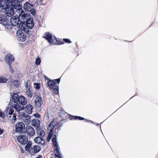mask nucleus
Here are the masks:
<instances>
[{
    "mask_svg": "<svg viewBox=\"0 0 158 158\" xmlns=\"http://www.w3.org/2000/svg\"><path fill=\"white\" fill-rule=\"evenodd\" d=\"M34 87L36 89H39L40 88V84L37 83H34Z\"/></svg>",
    "mask_w": 158,
    "mask_h": 158,
    "instance_id": "nucleus-37",
    "label": "nucleus"
},
{
    "mask_svg": "<svg viewBox=\"0 0 158 158\" xmlns=\"http://www.w3.org/2000/svg\"><path fill=\"white\" fill-rule=\"evenodd\" d=\"M19 27L21 30H23L27 34H30V31L28 29V28H26L25 27V24H22L21 23L19 25Z\"/></svg>",
    "mask_w": 158,
    "mask_h": 158,
    "instance_id": "nucleus-20",
    "label": "nucleus"
},
{
    "mask_svg": "<svg viewBox=\"0 0 158 158\" xmlns=\"http://www.w3.org/2000/svg\"><path fill=\"white\" fill-rule=\"evenodd\" d=\"M47 83L54 94H59V86L55 82L50 80L48 81Z\"/></svg>",
    "mask_w": 158,
    "mask_h": 158,
    "instance_id": "nucleus-3",
    "label": "nucleus"
},
{
    "mask_svg": "<svg viewBox=\"0 0 158 158\" xmlns=\"http://www.w3.org/2000/svg\"><path fill=\"white\" fill-rule=\"evenodd\" d=\"M52 158V157H51V158Z\"/></svg>",
    "mask_w": 158,
    "mask_h": 158,
    "instance_id": "nucleus-54",
    "label": "nucleus"
},
{
    "mask_svg": "<svg viewBox=\"0 0 158 158\" xmlns=\"http://www.w3.org/2000/svg\"><path fill=\"white\" fill-rule=\"evenodd\" d=\"M9 117H10V118H11V116H9Z\"/></svg>",
    "mask_w": 158,
    "mask_h": 158,
    "instance_id": "nucleus-50",
    "label": "nucleus"
},
{
    "mask_svg": "<svg viewBox=\"0 0 158 158\" xmlns=\"http://www.w3.org/2000/svg\"><path fill=\"white\" fill-rule=\"evenodd\" d=\"M32 124L33 125L38 127L40 125L39 120L36 118L34 119L32 121Z\"/></svg>",
    "mask_w": 158,
    "mask_h": 158,
    "instance_id": "nucleus-23",
    "label": "nucleus"
},
{
    "mask_svg": "<svg viewBox=\"0 0 158 158\" xmlns=\"http://www.w3.org/2000/svg\"><path fill=\"white\" fill-rule=\"evenodd\" d=\"M49 116L48 113H47L45 114L44 117V120L46 122L48 123L49 121Z\"/></svg>",
    "mask_w": 158,
    "mask_h": 158,
    "instance_id": "nucleus-26",
    "label": "nucleus"
},
{
    "mask_svg": "<svg viewBox=\"0 0 158 158\" xmlns=\"http://www.w3.org/2000/svg\"><path fill=\"white\" fill-rule=\"evenodd\" d=\"M15 0H0V8L4 9L9 5L13 6Z\"/></svg>",
    "mask_w": 158,
    "mask_h": 158,
    "instance_id": "nucleus-6",
    "label": "nucleus"
},
{
    "mask_svg": "<svg viewBox=\"0 0 158 158\" xmlns=\"http://www.w3.org/2000/svg\"><path fill=\"white\" fill-rule=\"evenodd\" d=\"M26 94L29 97L31 98L33 95V92L31 89H26Z\"/></svg>",
    "mask_w": 158,
    "mask_h": 158,
    "instance_id": "nucleus-25",
    "label": "nucleus"
},
{
    "mask_svg": "<svg viewBox=\"0 0 158 158\" xmlns=\"http://www.w3.org/2000/svg\"><path fill=\"white\" fill-rule=\"evenodd\" d=\"M33 106L30 104H27L25 108V110L28 114H31L32 112Z\"/></svg>",
    "mask_w": 158,
    "mask_h": 158,
    "instance_id": "nucleus-21",
    "label": "nucleus"
},
{
    "mask_svg": "<svg viewBox=\"0 0 158 158\" xmlns=\"http://www.w3.org/2000/svg\"><path fill=\"white\" fill-rule=\"evenodd\" d=\"M56 131V132H55V133H58V131H57V130Z\"/></svg>",
    "mask_w": 158,
    "mask_h": 158,
    "instance_id": "nucleus-49",
    "label": "nucleus"
},
{
    "mask_svg": "<svg viewBox=\"0 0 158 158\" xmlns=\"http://www.w3.org/2000/svg\"><path fill=\"white\" fill-rule=\"evenodd\" d=\"M18 10L20 12L18 17L19 21H20L19 24L21 23L24 24L27 19L30 16L27 14H25L22 9Z\"/></svg>",
    "mask_w": 158,
    "mask_h": 158,
    "instance_id": "nucleus-5",
    "label": "nucleus"
},
{
    "mask_svg": "<svg viewBox=\"0 0 158 158\" xmlns=\"http://www.w3.org/2000/svg\"><path fill=\"white\" fill-rule=\"evenodd\" d=\"M41 62V60L40 58H37L36 59L35 63L37 65L39 64Z\"/></svg>",
    "mask_w": 158,
    "mask_h": 158,
    "instance_id": "nucleus-39",
    "label": "nucleus"
},
{
    "mask_svg": "<svg viewBox=\"0 0 158 158\" xmlns=\"http://www.w3.org/2000/svg\"><path fill=\"white\" fill-rule=\"evenodd\" d=\"M16 114L15 113L13 114V118L12 119H11L10 121L12 123H14L15 122V120L16 119Z\"/></svg>",
    "mask_w": 158,
    "mask_h": 158,
    "instance_id": "nucleus-33",
    "label": "nucleus"
},
{
    "mask_svg": "<svg viewBox=\"0 0 158 158\" xmlns=\"http://www.w3.org/2000/svg\"><path fill=\"white\" fill-rule=\"evenodd\" d=\"M26 23L25 26L26 27L30 29H31L34 26L33 22V19L32 18H29L25 22Z\"/></svg>",
    "mask_w": 158,
    "mask_h": 158,
    "instance_id": "nucleus-15",
    "label": "nucleus"
},
{
    "mask_svg": "<svg viewBox=\"0 0 158 158\" xmlns=\"http://www.w3.org/2000/svg\"><path fill=\"white\" fill-rule=\"evenodd\" d=\"M35 106L36 108H39L43 104V101L41 98L40 97H37L35 98Z\"/></svg>",
    "mask_w": 158,
    "mask_h": 158,
    "instance_id": "nucleus-17",
    "label": "nucleus"
},
{
    "mask_svg": "<svg viewBox=\"0 0 158 158\" xmlns=\"http://www.w3.org/2000/svg\"><path fill=\"white\" fill-rule=\"evenodd\" d=\"M44 38H45L50 44H53L54 42V39L52 38V35L47 32L44 35Z\"/></svg>",
    "mask_w": 158,
    "mask_h": 158,
    "instance_id": "nucleus-14",
    "label": "nucleus"
},
{
    "mask_svg": "<svg viewBox=\"0 0 158 158\" xmlns=\"http://www.w3.org/2000/svg\"><path fill=\"white\" fill-rule=\"evenodd\" d=\"M34 116L35 117L39 118H40V114H34Z\"/></svg>",
    "mask_w": 158,
    "mask_h": 158,
    "instance_id": "nucleus-43",
    "label": "nucleus"
},
{
    "mask_svg": "<svg viewBox=\"0 0 158 158\" xmlns=\"http://www.w3.org/2000/svg\"><path fill=\"white\" fill-rule=\"evenodd\" d=\"M3 132V130L2 129L0 128V135L2 134Z\"/></svg>",
    "mask_w": 158,
    "mask_h": 158,
    "instance_id": "nucleus-46",
    "label": "nucleus"
},
{
    "mask_svg": "<svg viewBox=\"0 0 158 158\" xmlns=\"http://www.w3.org/2000/svg\"><path fill=\"white\" fill-rule=\"evenodd\" d=\"M5 60L6 62L9 64H11L14 60V56L10 54H8L5 56Z\"/></svg>",
    "mask_w": 158,
    "mask_h": 158,
    "instance_id": "nucleus-12",
    "label": "nucleus"
},
{
    "mask_svg": "<svg viewBox=\"0 0 158 158\" xmlns=\"http://www.w3.org/2000/svg\"><path fill=\"white\" fill-rule=\"evenodd\" d=\"M52 141L53 142V144L54 145L58 144L57 142L56 138V135H54L52 139Z\"/></svg>",
    "mask_w": 158,
    "mask_h": 158,
    "instance_id": "nucleus-27",
    "label": "nucleus"
},
{
    "mask_svg": "<svg viewBox=\"0 0 158 158\" xmlns=\"http://www.w3.org/2000/svg\"><path fill=\"white\" fill-rule=\"evenodd\" d=\"M31 144L28 143L26 145L25 147V149L26 151H28L29 152H30V150L31 149Z\"/></svg>",
    "mask_w": 158,
    "mask_h": 158,
    "instance_id": "nucleus-32",
    "label": "nucleus"
},
{
    "mask_svg": "<svg viewBox=\"0 0 158 158\" xmlns=\"http://www.w3.org/2000/svg\"><path fill=\"white\" fill-rule=\"evenodd\" d=\"M59 123H58L57 124V126L58 125H59Z\"/></svg>",
    "mask_w": 158,
    "mask_h": 158,
    "instance_id": "nucleus-52",
    "label": "nucleus"
},
{
    "mask_svg": "<svg viewBox=\"0 0 158 158\" xmlns=\"http://www.w3.org/2000/svg\"><path fill=\"white\" fill-rule=\"evenodd\" d=\"M17 38L18 40L21 42H24L26 39V36L21 30H18L17 32Z\"/></svg>",
    "mask_w": 158,
    "mask_h": 158,
    "instance_id": "nucleus-8",
    "label": "nucleus"
},
{
    "mask_svg": "<svg viewBox=\"0 0 158 158\" xmlns=\"http://www.w3.org/2000/svg\"><path fill=\"white\" fill-rule=\"evenodd\" d=\"M55 81H56L57 82L58 84L60 81V78H58L57 79H55Z\"/></svg>",
    "mask_w": 158,
    "mask_h": 158,
    "instance_id": "nucleus-44",
    "label": "nucleus"
},
{
    "mask_svg": "<svg viewBox=\"0 0 158 158\" xmlns=\"http://www.w3.org/2000/svg\"><path fill=\"white\" fill-rule=\"evenodd\" d=\"M7 79L3 77H0V82L5 83L6 82Z\"/></svg>",
    "mask_w": 158,
    "mask_h": 158,
    "instance_id": "nucleus-36",
    "label": "nucleus"
},
{
    "mask_svg": "<svg viewBox=\"0 0 158 158\" xmlns=\"http://www.w3.org/2000/svg\"><path fill=\"white\" fill-rule=\"evenodd\" d=\"M91 122L93 123V122L92 121H90Z\"/></svg>",
    "mask_w": 158,
    "mask_h": 158,
    "instance_id": "nucleus-53",
    "label": "nucleus"
},
{
    "mask_svg": "<svg viewBox=\"0 0 158 158\" xmlns=\"http://www.w3.org/2000/svg\"><path fill=\"white\" fill-rule=\"evenodd\" d=\"M15 130L16 132L25 133V128L24 124L23 122L17 123L15 125Z\"/></svg>",
    "mask_w": 158,
    "mask_h": 158,
    "instance_id": "nucleus-7",
    "label": "nucleus"
},
{
    "mask_svg": "<svg viewBox=\"0 0 158 158\" xmlns=\"http://www.w3.org/2000/svg\"><path fill=\"white\" fill-rule=\"evenodd\" d=\"M26 131L27 134L30 136H33L35 133V131L34 129L31 126H28L27 127Z\"/></svg>",
    "mask_w": 158,
    "mask_h": 158,
    "instance_id": "nucleus-18",
    "label": "nucleus"
},
{
    "mask_svg": "<svg viewBox=\"0 0 158 158\" xmlns=\"http://www.w3.org/2000/svg\"><path fill=\"white\" fill-rule=\"evenodd\" d=\"M34 7L33 4L28 2H26L23 5V8L24 10L27 11H30L31 13L33 15H34L36 12Z\"/></svg>",
    "mask_w": 158,
    "mask_h": 158,
    "instance_id": "nucleus-4",
    "label": "nucleus"
},
{
    "mask_svg": "<svg viewBox=\"0 0 158 158\" xmlns=\"http://www.w3.org/2000/svg\"><path fill=\"white\" fill-rule=\"evenodd\" d=\"M39 144L43 146L45 145V140L43 139V138L42 139Z\"/></svg>",
    "mask_w": 158,
    "mask_h": 158,
    "instance_id": "nucleus-38",
    "label": "nucleus"
},
{
    "mask_svg": "<svg viewBox=\"0 0 158 158\" xmlns=\"http://www.w3.org/2000/svg\"><path fill=\"white\" fill-rule=\"evenodd\" d=\"M56 124V122L55 119H53L49 123L48 127V130L50 131L53 132V129Z\"/></svg>",
    "mask_w": 158,
    "mask_h": 158,
    "instance_id": "nucleus-16",
    "label": "nucleus"
},
{
    "mask_svg": "<svg viewBox=\"0 0 158 158\" xmlns=\"http://www.w3.org/2000/svg\"><path fill=\"white\" fill-rule=\"evenodd\" d=\"M61 125L59 126L58 127L56 128L55 129V131L56 132V131L57 130V131H59V130H60V127H61Z\"/></svg>",
    "mask_w": 158,
    "mask_h": 158,
    "instance_id": "nucleus-42",
    "label": "nucleus"
},
{
    "mask_svg": "<svg viewBox=\"0 0 158 158\" xmlns=\"http://www.w3.org/2000/svg\"><path fill=\"white\" fill-rule=\"evenodd\" d=\"M10 71L11 72V73H13L14 72V69L12 68L11 64H9Z\"/></svg>",
    "mask_w": 158,
    "mask_h": 158,
    "instance_id": "nucleus-40",
    "label": "nucleus"
},
{
    "mask_svg": "<svg viewBox=\"0 0 158 158\" xmlns=\"http://www.w3.org/2000/svg\"><path fill=\"white\" fill-rule=\"evenodd\" d=\"M53 132L51 131H49V134L47 138V140L48 142H49L52 138V136Z\"/></svg>",
    "mask_w": 158,
    "mask_h": 158,
    "instance_id": "nucleus-28",
    "label": "nucleus"
},
{
    "mask_svg": "<svg viewBox=\"0 0 158 158\" xmlns=\"http://www.w3.org/2000/svg\"><path fill=\"white\" fill-rule=\"evenodd\" d=\"M17 139L18 142L22 144H26L28 142L27 137L24 135L19 136Z\"/></svg>",
    "mask_w": 158,
    "mask_h": 158,
    "instance_id": "nucleus-9",
    "label": "nucleus"
},
{
    "mask_svg": "<svg viewBox=\"0 0 158 158\" xmlns=\"http://www.w3.org/2000/svg\"><path fill=\"white\" fill-rule=\"evenodd\" d=\"M63 40L66 43H71V41L69 39H64Z\"/></svg>",
    "mask_w": 158,
    "mask_h": 158,
    "instance_id": "nucleus-41",
    "label": "nucleus"
},
{
    "mask_svg": "<svg viewBox=\"0 0 158 158\" xmlns=\"http://www.w3.org/2000/svg\"><path fill=\"white\" fill-rule=\"evenodd\" d=\"M19 81L18 80H14L13 82V84L16 87H18L19 84Z\"/></svg>",
    "mask_w": 158,
    "mask_h": 158,
    "instance_id": "nucleus-35",
    "label": "nucleus"
},
{
    "mask_svg": "<svg viewBox=\"0 0 158 158\" xmlns=\"http://www.w3.org/2000/svg\"><path fill=\"white\" fill-rule=\"evenodd\" d=\"M42 138L41 137L38 136L35 138L34 141L35 143L39 144Z\"/></svg>",
    "mask_w": 158,
    "mask_h": 158,
    "instance_id": "nucleus-29",
    "label": "nucleus"
},
{
    "mask_svg": "<svg viewBox=\"0 0 158 158\" xmlns=\"http://www.w3.org/2000/svg\"><path fill=\"white\" fill-rule=\"evenodd\" d=\"M23 1V0H15L13 6L18 10L21 9V8L22 7V2Z\"/></svg>",
    "mask_w": 158,
    "mask_h": 158,
    "instance_id": "nucleus-13",
    "label": "nucleus"
},
{
    "mask_svg": "<svg viewBox=\"0 0 158 158\" xmlns=\"http://www.w3.org/2000/svg\"><path fill=\"white\" fill-rule=\"evenodd\" d=\"M28 120V122H29L30 121V120H29V119H27Z\"/></svg>",
    "mask_w": 158,
    "mask_h": 158,
    "instance_id": "nucleus-51",
    "label": "nucleus"
},
{
    "mask_svg": "<svg viewBox=\"0 0 158 158\" xmlns=\"http://www.w3.org/2000/svg\"><path fill=\"white\" fill-rule=\"evenodd\" d=\"M10 25H12V27L13 26H18L19 27V25L20 23L19 19L18 16H14L12 17L10 19Z\"/></svg>",
    "mask_w": 158,
    "mask_h": 158,
    "instance_id": "nucleus-10",
    "label": "nucleus"
},
{
    "mask_svg": "<svg viewBox=\"0 0 158 158\" xmlns=\"http://www.w3.org/2000/svg\"><path fill=\"white\" fill-rule=\"evenodd\" d=\"M11 99L9 102L8 107L6 109L8 111V114L12 115L14 112L13 108L16 111L19 112L24 109V105L27 103V100L22 96H19L16 93L13 94L11 97Z\"/></svg>",
    "mask_w": 158,
    "mask_h": 158,
    "instance_id": "nucleus-1",
    "label": "nucleus"
},
{
    "mask_svg": "<svg viewBox=\"0 0 158 158\" xmlns=\"http://www.w3.org/2000/svg\"><path fill=\"white\" fill-rule=\"evenodd\" d=\"M29 153L31 156H33L35 155V153H36L35 152L34 149L33 147H32L31 148V149L30 150V152Z\"/></svg>",
    "mask_w": 158,
    "mask_h": 158,
    "instance_id": "nucleus-31",
    "label": "nucleus"
},
{
    "mask_svg": "<svg viewBox=\"0 0 158 158\" xmlns=\"http://www.w3.org/2000/svg\"><path fill=\"white\" fill-rule=\"evenodd\" d=\"M56 152L55 154L56 158H61L60 153V148L58 144L54 145Z\"/></svg>",
    "mask_w": 158,
    "mask_h": 158,
    "instance_id": "nucleus-19",
    "label": "nucleus"
},
{
    "mask_svg": "<svg viewBox=\"0 0 158 158\" xmlns=\"http://www.w3.org/2000/svg\"><path fill=\"white\" fill-rule=\"evenodd\" d=\"M25 88L26 89H31L30 86V81H26L25 84Z\"/></svg>",
    "mask_w": 158,
    "mask_h": 158,
    "instance_id": "nucleus-34",
    "label": "nucleus"
},
{
    "mask_svg": "<svg viewBox=\"0 0 158 158\" xmlns=\"http://www.w3.org/2000/svg\"><path fill=\"white\" fill-rule=\"evenodd\" d=\"M33 147L36 153L39 152L41 150V147H40L39 146L35 145L33 146Z\"/></svg>",
    "mask_w": 158,
    "mask_h": 158,
    "instance_id": "nucleus-30",
    "label": "nucleus"
},
{
    "mask_svg": "<svg viewBox=\"0 0 158 158\" xmlns=\"http://www.w3.org/2000/svg\"><path fill=\"white\" fill-rule=\"evenodd\" d=\"M5 9V12L6 15L8 17L12 16L14 14V10L13 8L11 7H9V6L4 9Z\"/></svg>",
    "mask_w": 158,
    "mask_h": 158,
    "instance_id": "nucleus-11",
    "label": "nucleus"
},
{
    "mask_svg": "<svg viewBox=\"0 0 158 158\" xmlns=\"http://www.w3.org/2000/svg\"><path fill=\"white\" fill-rule=\"evenodd\" d=\"M64 43V42H61V43H60V44H63Z\"/></svg>",
    "mask_w": 158,
    "mask_h": 158,
    "instance_id": "nucleus-47",
    "label": "nucleus"
},
{
    "mask_svg": "<svg viewBox=\"0 0 158 158\" xmlns=\"http://www.w3.org/2000/svg\"><path fill=\"white\" fill-rule=\"evenodd\" d=\"M37 133L38 135L44 137L45 135V133L44 131L39 127L36 128Z\"/></svg>",
    "mask_w": 158,
    "mask_h": 158,
    "instance_id": "nucleus-22",
    "label": "nucleus"
},
{
    "mask_svg": "<svg viewBox=\"0 0 158 158\" xmlns=\"http://www.w3.org/2000/svg\"><path fill=\"white\" fill-rule=\"evenodd\" d=\"M0 23L4 26L7 29L11 30L12 25L10 24L9 20L6 16L0 15Z\"/></svg>",
    "mask_w": 158,
    "mask_h": 158,
    "instance_id": "nucleus-2",
    "label": "nucleus"
},
{
    "mask_svg": "<svg viewBox=\"0 0 158 158\" xmlns=\"http://www.w3.org/2000/svg\"><path fill=\"white\" fill-rule=\"evenodd\" d=\"M24 152V150H22V151H21V152H22V153H23V152Z\"/></svg>",
    "mask_w": 158,
    "mask_h": 158,
    "instance_id": "nucleus-48",
    "label": "nucleus"
},
{
    "mask_svg": "<svg viewBox=\"0 0 158 158\" xmlns=\"http://www.w3.org/2000/svg\"><path fill=\"white\" fill-rule=\"evenodd\" d=\"M79 119L80 120H83L85 119V118L79 116H72L71 115L70 116V120H77Z\"/></svg>",
    "mask_w": 158,
    "mask_h": 158,
    "instance_id": "nucleus-24",
    "label": "nucleus"
},
{
    "mask_svg": "<svg viewBox=\"0 0 158 158\" xmlns=\"http://www.w3.org/2000/svg\"><path fill=\"white\" fill-rule=\"evenodd\" d=\"M36 158H43V156L41 155H38Z\"/></svg>",
    "mask_w": 158,
    "mask_h": 158,
    "instance_id": "nucleus-45",
    "label": "nucleus"
}]
</instances>
